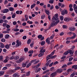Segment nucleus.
Returning a JSON list of instances; mask_svg holds the SVG:
<instances>
[{
  "mask_svg": "<svg viewBox=\"0 0 77 77\" xmlns=\"http://www.w3.org/2000/svg\"><path fill=\"white\" fill-rule=\"evenodd\" d=\"M22 66L23 68H25L26 66V63H23Z\"/></svg>",
  "mask_w": 77,
  "mask_h": 77,
  "instance_id": "nucleus-34",
  "label": "nucleus"
},
{
  "mask_svg": "<svg viewBox=\"0 0 77 77\" xmlns=\"http://www.w3.org/2000/svg\"><path fill=\"white\" fill-rule=\"evenodd\" d=\"M50 70H46L43 72L44 74H45V73H47V72H49Z\"/></svg>",
  "mask_w": 77,
  "mask_h": 77,
  "instance_id": "nucleus-53",
  "label": "nucleus"
},
{
  "mask_svg": "<svg viewBox=\"0 0 77 77\" xmlns=\"http://www.w3.org/2000/svg\"><path fill=\"white\" fill-rule=\"evenodd\" d=\"M72 69H69L67 70V73H69V72H72Z\"/></svg>",
  "mask_w": 77,
  "mask_h": 77,
  "instance_id": "nucleus-29",
  "label": "nucleus"
},
{
  "mask_svg": "<svg viewBox=\"0 0 77 77\" xmlns=\"http://www.w3.org/2000/svg\"><path fill=\"white\" fill-rule=\"evenodd\" d=\"M38 55V56L39 57H42V56H44V52H40Z\"/></svg>",
  "mask_w": 77,
  "mask_h": 77,
  "instance_id": "nucleus-15",
  "label": "nucleus"
},
{
  "mask_svg": "<svg viewBox=\"0 0 77 77\" xmlns=\"http://www.w3.org/2000/svg\"><path fill=\"white\" fill-rule=\"evenodd\" d=\"M41 69L40 68H39L38 69H37L35 71V72H36V73H37V72H39V71H41Z\"/></svg>",
  "mask_w": 77,
  "mask_h": 77,
  "instance_id": "nucleus-27",
  "label": "nucleus"
},
{
  "mask_svg": "<svg viewBox=\"0 0 77 77\" xmlns=\"http://www.w3.org/2000/svg\"><path fill=\"white\" fill-rule=\"evenodd\" d=\"M1 41L2 42H4L6 41V40L4 38H2L1 40Z\"/></svg>",
  "mask_w": 77,
  "mask_h": 77,
  "instance_id": "nucleus-51",
  "label": "nucleus"
},
{
  "mask_svg": "<svg viewBox=\"0 0 77 77\" xmlns=\"http://www.w3.org/2000/svg\"><path fill=\"white\" fill-rule=\"evenodd\" d=\"M25 18L26 21H27L29 20V16L27 15H26L24 16Z\"/></svg>",
  "mask_w": 77,
  "mask_h": 77,
  "instance_id": "nucleus-20",
  "label": "nucleus"
},
{
  "mask_svg": "<svg viewBox=\"0 0 77 77\" xmlns=\"http://www.w3.org/2000/svg\"><path fill=\"white\" fill-rule=\"evenodd\" d=\"M33 45H34V43H32L31 44H30V47L32 48L33 47Z\"/></svg>",
  "mask_w": 77,
  "mask_h": 77,
  "instance_id": "nucleus-50",
  "label": "nucleus"
},
{
  "mask_svg": "<svg viewBox=\"0 0 77 77\" xmlns=\"http://www.w3.org/2000/svg\"><path fill=\"white\" fill-rule=\"evenodd\" d=\"M63 29H67L68 28V26L66 25H63Z\"/></svg>",
  "mask_w": 77,
  "mask_h": 77,
  "instance_id": "nucleus-47",
  "label": "nucleus"
},
{
  "mask_svg": "<svg viewBox=\"0 0 77 77\" xmlns=\"http://www.w3.org/2000/svg\"><path fill=\"white\" fill-rule=\"evenodd\" d=\"M74 53V50L72 51L70 49L67 50V51L65 52L64 53V55H67L68 53L70 55H72Z\"/></svg>",
  "mask_w": 77,
  "mask_h": 77,
  "instance_id": "nucleus-1",
  "label": "nucleus"
},
{
  "mask_svg": "<svg viewBox=\"0 0 77 77\" xmlns=\"http://www.w3.org/2000/svg\"><path fill=\"white\" fill-rule=\"evenodd\" d=\"M59 16V15H58V14H55L54 16H53L52 19V21L53 22H55L56 21H58L59 20V19L58 18V17Z\"/></svg>",
  "mask_w": 77,
  "mask_h": 77,
  "instance_id": "nucleus-2",
  "label": "nucleus"
},
{
  "mask_svg": "<svg viewBox=\"0 0 77 77\" xmlns=\"http://www.w3.org/2000/svg\"><path fill=\"white\" fill-rule=\"evenodd\" d=\"M42 37V35H39L38 36V39H41Z\"/></svg>",
  "mask_w": 77,
  "mask_h": 77,
  "instance_id": "nucleus-45",
  "label": "nucleus"
},
{
  "mask_svg": "<svg viewBox=\"0 0 77 77\" xmlns=\"http://www.w3.org/2000/svg\"><path fill=\"white\" fill-rule=\"evenodd\" d=\"M16 43H17V44L16 45V46H17V47H19L20 45H21V42L19 40H17L16 41Z\"/></svg>",
  "mask_w": 77,
  "mask_h": 77,
  "instance_id": "nucleus-6",
  "label": "nucleus"
},
{
  "mask_svg": "<svg viewBox=\"0 0 77 77\" xmlns=\"http://www.w3.org/2000/svg\"><path fill=\"white\" fill-rule=\"evenodd\" d=\"M54 0H51L49 1V3L53 4L54 3Z\"/></svg>",
  "mask_w": 77,
  "mask_h": 77,
  "instance_id": "nucleus-41",
  "label": "nucleus"
},
{
  "mask_svg": "<svg viewBox=\"0 0 77 77\" xmlns=\"http://www.w3.org/2000/svg\"><path fill=\"white\" fill-rule=\"evenodd\" d=\"M69 29L70 31H74L75 30V28L72 27L70 28Z\"/></svg>",
  "mask_w": 77,
  "mask_h": 77,
  "instance_id": "nucleus-22",
  "label": "nucleus"
},
{
  "mask_svg": "<svg viewBox=\"0 0 77 77\" xmlns=\"http://www.w3.org/2000/svg\"><path fill=\"white\" fill-rule=\"evenodd\" d=\"M54 35L53 34L52 35V36L50 37L49 39H54Z\"/></svg>",
  "mask_w": 77,
  "mask_h": 77,
  "instance_id": "nucleus-26",
  "label": "nucleus"
},
{
  "mask_svg": "<svg viewBox=\"0 0 77 77\" xmlns=\"http://www.w3.org/2000/svg\"><path fill=\"white\" fill-rule=\"evenodd\" d=\"M72 63V62H69L67 63V65L68 66H69V65H71Z\"/></svg>",
  "mask_w": 77,
  "mask_h": 77,
  "instance_id": "nucleus-59",
  "label": "nucleus"
},
{
  "mask_svg": "<svg viewBox=\"0 0 77 77\" xmlns=\"http://www.w3.org/2000/svg\"><path fill=\"white\" fill-rule=\"evenodd\" d=\"M3 56H0V61L1 62H3Z\"/></svg>",
  "mask_w": 77,
  "mask_h": 77,
  "instance_id": "nucleus-37",
  "label": "nucleus"
},
{
  "mask_svg": "<svg viewBox=\"0 0 77 77\" xmlns=\"http://www.w3.org/2000/svg\"><path fill=\"white\" fill-rule=\"evenodd\" d=\"M46 57V60L47 61H48V60L51 59V56L49 55H47Z\"/></svg>",
  "mask_w": 77,
  "mask_h": 77,
  "instance_id": "nucleus-17",
  "label": "nucleus"
},
{
  "mask_svg": "<svg viewBox=\"0 0 77 77\" xmlns=\"http://www.w3.org/2000/svg\"><path fill=\"white\" fill-rule=\"evenodd\" d=\"M14 70H10L9 71V72H10L11 74L12 73H14Z\"/></svg>",
  "mask_w": 77,
  "mask_h": 77,
  "instance_id": "nucleus-49",
  "label": "nucleus"
},
{
  "mask_svg": "<svg viewBox=\"0 0 77 77\" xmlns=\"http://www.w3.org/2000/svg\"><path fill=\"white\" fill-rule=\"evenodd\" d=\"M20 32H16L15 34V35H19V34H20Z\"/></svg>",
  "mask_w": 77,
  "mask_h": 77,
  "instance_id": "nucleus-64",
  "label": "nucleus"
},
{
  "mask_svg": "<svg viewBox=\"0 0 77 77\" xmlns=\"http://www.w3.org/2000/svg\"><path fill=\"white\" fill-rule=\"evenodd\" d=\"M62 71H63V70H62V69H58L56 71V72H58V73H60V72H62Z\"/></svg>",
  "mask_w": 77,
  "mask_h": 77,
  "instance_id": "nucleus-14",
  "label": "nucleus"
},
{
  "mask_svg": "<svg viewBox=\"0 0 77 77\" xmlns=\"http://www.w3.org/2000/svg\"><path fill=\"white\" fill-rule=\"evenodd\" d=\"M60 19L61 21H63V16H61L60 17Z\"/></svg>",
  "mask_w": 77,
  "mask_h": 77,
  "instance_id": "nucleus-46",
  "label": "nucleus"
},
{
  "mask_svg": "<svg viewBox=\"0 0 77 77\" xmlns=\"http://www.w3.org/2000/svg\"><path fill=\"white\" fill-rule=\"evenodd\" d=\"M20 58L19 56H16L14 57V60H18Z\"/></svg>",
  "mask_w": 77,
  "mask_h": 77,
  "instance_id": "nucleus-24",
  "label": "nucleus"
},
{
  "mask_svg": "<svg viewBox=\"0 0 77 77\" xmlns=\"http://www.w3.org/2000/svg\"><path fill=\"white\" fill-rule=\"evenodd\" d=\"M72 68H74V69L75 70H76L77 69V65H73L72 67Z\"/></svg>",
  "mask_w": 77,
  "mask_h": 77,
  "instance_id": "nucleus-16",
  "label": "nucleus"
},
{
  "mask_svg": "<svg viewBox=\"0 0 77 77\" xmlns=\"http://www.w3.org/2000/svg\"><path fill=\"white\" fill-rule=\"evenodd\" d=\"M71 42V41L69 40H67L66 42V44H68Z\"/></svg>",
  "mask_w": 77,
  "mask_h": 77,
  "instance_id": "nucleus-60",
  "label": "nucleus"
},
{
  "mask_svg": "<svg viewBox=\"0 0 77 77\" xmlns=\"http://www.w3.org/2000/svg\"><path fill=\"white\" fill-rule=\"evenodd\" d=\"M28 48H25L24 49V51L25 53H27V52L28 51Z\"/></svg>",
  "mask_w": 77,
  "mask_h": 77,
  "instance_id": "nucleus-35",
  "label": "nucleus"
},
{
  "mask_svg": "<svg viewBox=\"0 0 77 77\" xmlns=\"http://www.w3.org/2000/svg\"><path fill=\"white\" fill-rule=\"evenodd\" d=\"M75 75V72H73L70 75V77H73Z\"/></svg>",
  "mask_w": 77,
  "mask_h": 77,
  "instance_id": "nucleus-32",
  "label": "nucleus"
},
{
  "mask_svg": "<svg viewBox=\"0 0 77 77\" xmlns=\"http://www.w3.org/2000/svg\"><path fill=\"white\" fill-rule=\"evenodd\" d=\"M0 47L2 48H4V47H5L4 44L2 42H0Z\"/></svg>",
  "mask_w": 77,
  "mask_h": 77,
  "instance_id": "nucleus-18",
  "label": "nucleus"
},
{
  "mask_svg": "<svg viewBox=\"0 0 77 77\" xmlns=\"http://www.w3.org/2000/svg\"><path fill=\"white\" fill-rule=\"evenodd\" d=\"M13 76L14 77H20V74L19 73H16L13 75Z\"/></svg>",
  "mask_w": 77,
  "mask_h": 77,
  "instance_id": "nucleus-9",
  "label": "nucleus"
},
{
  "mask_svg": "<svg viewBox=\"0 0 77 77\" xmlns=\"http://www.w3.org/2000/svg\"><path fill=\"white\" fill-rule=\"evenodd\" d=\"M2 33L4 34H5V33H9V31H3L2 32Z\"/></svg>",
  "mask_w": 77,
  "mask_h": 77,
  "instance_id": "nucleus-38",
  "label": "nucleus"
},
{
  "mask_svg": "<svg viewBox=\"0 0 77 77\" xmlns=\"http://www.w3.org/2000/svg\"><path fill=\"white\" fill-rule=\"evenodd\" d=\"M8 60H7V59H5V60H4L3 61V62L4 63H7V62H8Z\"/></svg>",
  "mask_w": 77,
  "mask_h": 77,
  "instance_id": "nucleus-54",
  "label": "nucleus"
},
{
  "mask_svg": "<svg viewBox=\"0 0 77 77\" xmlns=\"http://www.w3.org/2000/svg\"><path fill=\"white\" fill-rule=\"evenodd\" d=\"M73 35L71 37V39H75V38H76V36H77V35L75 34V33H73Z\"/></svg>",
  "mask_w": 77,
  "mask_h": 77,
  "instance_id": "nucleus-11",
  "label": "nucleus"
},
{
  "mask_svg": "<svg viewBox=\"0 0 77 77\" xmlns=\"http://www.w3.org/2000/svg\"><path fill=\"white\" fill-rule=\"evenodd\" d=\"M9 38V35L8 34H7L5 35V39H8Z\"/></svg>",
  "mask_w": 77,
  "mask_h": 77,
  "instance_id": "nucleus-39",
  "label": "nucleus"
},
{
  "mask_svg": "<svg viewBox=\"0 0 77 77\" xmlns=\"http://www.w3.org/2000/svg\"><path fill=\"white\" fill-rule=\"evenodd\" d=\"M44 10L46 14H47L48 15H50V12L48 11V10L47 11V10L46 9H45Z\"/></svg>",
  "mask_w": 77,
  "mask_h": 77,
  "instance_id": "nucleus-13",
  "label": "nucleus"
},
{
  "mask_svg": "<svg viewBox=\"0 0 77 77\" xmlns=\"http://www.w3.org/2000/svg\"><path fill=\"white\" fill-rule=\"evenodd\" d=\"M59 21H60L58 20V21H56L55 22L52 23L51 24V27H53L54 26H56L59 23Z\"/></svg>",
  "mask_w": 77,
  "mask_h": 77,
  "instance_id": "nucleus-3",
  "label": "nucleus"
},
{
  "mask_svg": "<svg viewBox=\"0 0 77 77\" xmlns=\"http://www.w3.org/2000/svg\"><path fill=\"white\" fill-rule=\"evenodd\" d=\"M19 30H20V29H18V28H17V29H15L14 30V31L15 32H18V31H19Z\"/></svg>",
  "mask_w": 77,
  "mask_h": 77,
  "instance_id": "nucleus-56",
  "label": "nucleus"
},
{
  "mask_svg": "<svg viewBox=\"0 0 77 77\" xmlns=\"http://www.w3.org/2000/svg\"><path fill=\"white\" fill-rule=\"evenodd\" d=\"M27 24V23L26 22H23L22 24V25L23 26H25Z\"/></svg>",
  "mask_w": 77,
  "mask_h": 77,
  "instance_id": "nucleus-61",
  "label": "nucleus"
},
{
  "mask_svg": "<svg viewBox=\"0 0 77 77\" xmlns=\"http://www.w3.org/2000/svg\"><path fill=\"white\" fill-rule=\"evenodd\" d=\"M16 16V15L15 14H13L12 16V18H14Z\"/></svg>",
  "mask_w": 77,
  "mask_h": 77,
  "instance_id": "nucleus-62",
  "label": "nucleus"
},
{
  "mask_svg": "<svg viewBox=\"0 0 77 77\" xmlns=\"http://www.w3.org/2000/svg\"><path fill=\"white\" fill-rule=\"evenodd\" d=\"M66 67H67V65L66 64H64L62 66L61 68H66Z\"/></svg>",
  "mask_w": 77,
  "mask_h": 77,
  "instance_id": "nucleus-42",
  "label": "nucleus"
},
{
  "mask_svg": "<svg viewBox=\"0 0 77 77\" xmlns=\"http://www.w3.org/2000/svg\"><path fill=\"white\" fill-rule=\"evenodd\" d=\"M40 65H41V64H40V63H38V64L36 66V68H38L40 66Z\"/></svg>",
  "mask_w": 77,
  "mask_h": 77,
  "instance_id": "nucleus-52",
  "label": "nucleus"
},
{
  "mask_svg": "<svg viewBox=\"0 0 77 77\" xmlns=\"http://www.w3.org/2000/svg\"><path fill=\"white\" fill-rule=\"evenodd\" d=\"M30 74V71H29L26 73V76H29Z\"/></svg>",
  "mask_w": 77,
  "mask_h": 77,
  "instance_id": "nucleus-33",
  "label": "nucleus"
},
{
  "mask_svg": "<svg viewBox=\"0 0 77 77\" xmlns=\"http://www.w3.org/2000/svg\"><path fill=\"white\" fill-rule=\"evenodd\" d=\"M57 75V73L56 72H55L52 73L50 75L51 77H55Z\"/></svg>",
  "mask_w": 77,
  "mask_h": 77,
  "instance_id": "nucleus-7",
  "label": "nucleus"
},
{
  "mask_svg": "<svg viewBox=\"0 0 77 77\" xmlns=\"http://www.w3.org/2000/svg\"><path fill=\"white\" fill-rule=\"evenodd\" d=\"M55 9H59V6H58V5H56L55 6Z\"/></svg>",
  "mask_w": 77,
  "mask_h": 77,
  "instance_id": "nucleus-55",
  "label": "nucleus"
},
{
  "mask_svg": "<svg viewBox=\"0 0 77 77\" xmlns=\"http://www.w3.org/2000/svg\"><path fill=\"white\" fill-rule=\"evenodd\" d=\"M55 68L54 67H51V68L50 69V71H54L55 70V69H54Z\"/></svg>",
  "mask_w": 77,
  "mask_h": 77,
  "instance_id": "nucleus-21",
  "label": "nucleus"
},
{
  "mask_svg": "<svg viewBox=\"0 0 77 77\" xmlns=\"http://www.w3.org/2000/svg\"><path fill=\"white\" fill-rule=\"evenodd\" d=\"M53 63H54V62H52L51 63L49 66V67H51V66H52L53 65Z\"/></svg>",
  "mask_w": 77,
  "mask_h": 77,
  "instance_id": "nucleus-57",
  "label": "nucleus"
},
{
  "mask_svg": "<svg viewBox=\"0 0 77 77\" xmlns=\"http://www.w3.org/2000/svg\"><path fill=\"white\" fill-rule=\"evenodd\" d=\"M5 72L3 71H0V76L3 75V74H4Z\"/></svg>",
  "mask_w": 77,
  "mask_h": 77,
  "instance_id": "nucleus-43",
  "label": "nucleus"
},
{
  "mask_svg": "<svg viewBox=\"0 0 77 77\" xmlns=\"http://www.w3.org/2000/svg\"><path fill=\"white\" fill-rule=\"evenodd\" d=\"M36 5V4L33 3L32 5L31 6V9H32L34 8H35V6Z\"/></svg>",
  "mask_w": 77,
  "mask_h": 77,
  "instance_id": "nucleus-23",
  "label": "nucleus"
},
{
  "mask_svg": "<svg viewBox=\"0 0 77 77\" xmlns=\"http://www.w3.org/2000/svg\"><path fill=\"white\" fill-rule=\"evenodd\" d=\"M31 43V39L29 38L27 41V44H30Z\"/></svg>",
  "mask_w": 77,
  "mask_h": 77,
  "instance_id": "nucleus-25",
  "label": "nucleus"
},
{
  "mask_svg": "<svg viewBox=\"0 0 77 77\" xmlns=\"http://www.w3.org/2000/svg\"><path fill=\"white\" fill-rule=\"evenodd\" d=\"M74 33L72 32H69L67 33V35H68L69 36H71L72 35H73Z\"/></svg>",
  "mask_w": 77,
  "mask_h": 77,
  "instance_id": "nucleus-30",
  "label": "nucleus"
},
{
  "mask_svg": "<svg viewBox=\"0 0 77 77\" xmlns=\"http://www.w3.org/2000/svg\"><path fill=\"white\" fill-rule=\"evenodd\" d=\"M73 59H74V58L73 57H70L69 58V62H71L73 60Z\"/></svg>",
  "mask_w": 77,
  "mask_h": 77,
  "instance_id": "nucleus-40",
  "label": "nucleus"
},
{
  "mask_svg": "<svg viewBox=\"0 0 77 77\" xmlns=\"http://www.w3.org/2000/svg\"><path fill=\"white\" fill-rule=\"evenodd\" d=\"M9 10L10 11H14V9L13 7H10L9 8Z\"/></svg>",
  "mask_w": 77,
  "mask_h": 77,
  "instance_id": "nucleus-36",
  "label": "nucleus"
},
{
  "mask_svg": "<svg viewBox=\"0 0 77 77\" xmlns=\"http://www.w3.org/2000/svg\"><path fill=\"white\" fill-rule=\"evenodd\" d=\"M21 68H22V67L16 66L15 68L14 69L15 70H16V71H17V70H19V69H21Z\"/></svg>",
  "mask_w": 77,
  "mask_h": 77,
  "instance_id": "nucleus-12",
  "label": "nucleus"
},
{
  "mask_svg": "<svg viewBox=\"0 0 77 77\" xmlns=\"http://www.w3.org/2000/svg\"><path fill=\"white\" fill-rule=\"evenodd\" d=\"M9 44H6L5 45V48H6L7 49H9Z\"/></svg>",
  "mask_w": 77,
  "mask_h": 77,
  "instance_id": "nucleus-28",
  "label": "nucleus"
},
{
  "mask_svg": "<svg viewBox=\"0 0 77 77\" xmlns=\"http://www.w3.org/2000/svg\"><path fill=\"white\" fill-rule=\"evenodd\" d=\"M9 11V9H7L2 10L1 11L2 12L3 14H5V13H8Z\"/></svg>",
  "mask_w": 77,
  "mask_h": 77,
  "instance_id": "nucleus-5",
  "label": "nucleus"
},
{
  "mask_svg": "<svg viewBox=\"0 0 77 77\" xmlns=\"http://www.w3.org/2000/svg\"><path fill=\"white\" fill-rule=\"evenodd\" d=\"M57 56V55H54V56H51V59H54V58H56Z\"/></svg>",
  "mask_w": 77,
  "mask_h": 77,
  "instance_id": "nucleus-44",
  "label": "nucleus"
},
{
  "mask_svg": "<svg viewBox=\"0 0 77 77\" xmlns=\"http://www.w3.org/2000/svg\"><path fill=\"white\" fill-rule=\"evenodd\" d=\"M67 21H72V19L71 18L67 17Z\"/></svg>",
  "mask_w": 77,
  "mask_h": 77,
  "instance_id": "nucleus-31",
  "label": "nucleus"
},
{
  "mask_svg": "<svg viewBox=\"0 0 77 77\" xmlns=\"http://www.w3.org/2000/svg\"><path fill=\"white\" fill-rule=\"evenodd\" d=\"M7 24H7L6 23H3V26L4 27H6V26H7Z\"/></svg>",
  "mask_w": 77,
  "mask_h": 77,
  "instance_id": "nucleus-63",
  "label": "nucleus"
},
{
  "mask_svg": "<svg viewBox=\"0 0 77 77\" xmlns=\"http://www.w3.org/2000/svg\"><path fill=\"white\" fill-rule=\"evenodd\" d=\"M68 14V11L67 10L63 9L61 11V14L62 15H64L65 14Z\"/></svg>",
  "mask_w": 77,
  "mask_h": 77,
  "instance_id": "nucleus-4",
  "label": "nucleus"
},
{
  "mask_svg": "<svg viewBox=\"0 0 77 77\" xmlns=\"http://www.w3.org/2000/svg\"><path fill=\"white\" fill-rule=\"evenodd\" d=\"M46 42L48 44H50L51 42L50 41V38H48L46 40Z\"/></svg>",
  "mask_w": 77,
  "mask_h": 77,
  "instance_id": "nucleus-10",
  "label": "nucleus"
},
{
  "mask_svg": "<svg viewBox=\"0 0 77 77\" xmlns=\"http://www.w3.org/2000/svg\"><path fill=\"white\" fill-rule=\"evenodd\" d=\"M40 53H45V49H44V47H41L40 51Z\"/></svg>",
  "mask_w": 77,
  "mask_h": 77,
  "instance_id": "nucleus-8",
  "label": "nucleus"
},
{
  "mask_svg": "<svg viewBox=\"0 0 77 77\" xmlns=\"http://www.w3.org/2000/svg\"><path fill=\"white\" fill-rule=\"evenodd\" d=\"M45 44V42L43 40L41 42V45H44Z\"/></svg>",
  "mask_w": 77,
  "mask_h": 77,
  "instance_id": "nucleus-19",
  "label": "nucleus"
},
{
  "mask_svg": "<svg viewBox=\"0 0 77 77\" xmlns=\"http://www.w3.org/2000/svg\"><path fill=\"white\" fill-rule=\"evenodd\" d=\"M33 52H34V51H29L28 52V53H30V54H33Z\"/></svg>",
  "mask_w": 77,
  "mask_h": 77,
  "instance_id": "nucleus-48",
  "label": "nucleus"
},
{
  "mask_svg": "<svg viewBox=\"0 0 77 77\" xmlns=\"http://www.w3.org/2000/svg\"><path fill=\"white\" fill-rule=\"evenodd\" d=\"M10 60H12L13 59H14V56H12L11 57L9 58Z\"/></svg>",
  "mask_w": 77,
  "mask_h": 77,
  "instance_id": "nucleus-58",
  "label": "nucleus"
}]
</instances>
